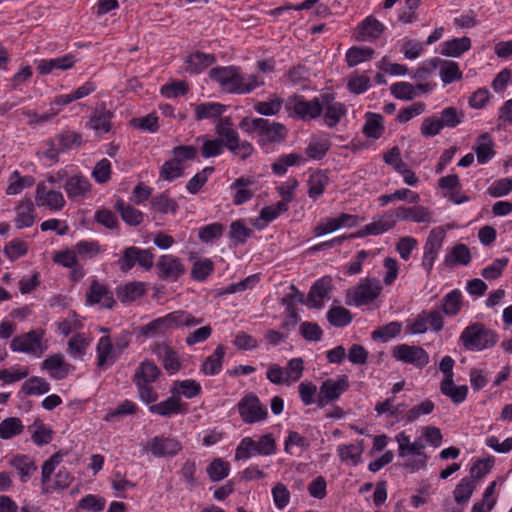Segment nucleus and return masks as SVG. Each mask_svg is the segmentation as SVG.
I'll list each match as a JSON object with an SVG mask.
<instances>
[{
  "instance_id": "1",
  "label": "nucleus",
  "mask_w": 512,
  "mask_h": 512,
  "mask_svg": "<svg viewBox=\"0 0 512 512\" xmlns=\"http://www.w3.org/2000/svg\"><path fill=\"white\" fill-rule=\"evenodd\" d=\"M212 80L216 81L227 93L247 94L255 88L264 85L256 75H242L239 68L235 66L215 67L209 72Z\"/></svg>"
},
{
  "instance_id": "2",
  "label": "nucleus",
  "mask_w": 512,
  "mask_h": 512,
  "mask_svg": "<svg viewBox=\"0 0 512 512\" xmlns=\"http://www.w3.org/2000/svg\"><path fill=\"white\" fill-rule=\"evenodd\" d=\"M459 340L467 350L482 351L494 347L498 341V335L484 324L476 322L462 331Z\"/></svg>"
},
{
  "instance_id": "3",
  "label": "nucleus",
  "mask_w": 512,
  "mask_h": 512,
  "mask_svg": "<svg viewBox=\"0 0 512 512\" xmlns=\"http://www.w3.org/2000/svg\"><path fill=\"white\" fill-rule=\"evenodd\" d=\"M285 108L291 117L303 121L316 119L323 112L321 96L319 98L315 97L312 100H306L303 96L299 95L290 96L285 102Z\"/></svg>"
},
{
  "instance_id": "4",
  "label": "nucleus",
  "mask_w": 512,
  "mask_h": 512,
  "mask_svg": "<svg viewBox=\"0 0 512 512\" xmlns=\"http://www.w3.org/2000/svg\"><path fill=\"white\" fill-rule=\"evenodd\" d=\"M382 286L376 278H365L347 292L348 305L362 306L374 301L381 293Z\"/></svg>"
},
{
  "instance_id": "5",
  "label": "nucleus",
  "mask_w": 512,
  "mask_h": 512,
  "mask_svg": "<svg viewBox=\"0 0 512 512\" xmlns=\"http://www.w3.org/2000/svg\"><path fill=\"white\" fill-rule=\"evenodd\" d=\"M238 411L245 423L252 424L263 421L268 416V411L254 393H248L238 402Z\"/></svg>"
},
{
  "instance_id": "6",
  "label": "nucleus",
  "mask_w": 512,
  "mask_h": 512,
  "mask_svg": "<svg viewBox=\"0 0 512 512\" xmlns=\"http://www.w3.org/2000/svg\"><path fill=\"white\" fill-rule=\"evenodd\" d=\"M349 388V381L346 375L341 376L337 380H325L317 394L316 402L320 408L325 407L330 402L336 401Z\"/></svg>"
},
{
  "instance_id": "7",
  "label": "nucleus",
  "mask_w": 512,
  "mask_h": 512,
  "mask_svg": "<svg viewBox=\"0 0 512 512\" xmlns=\"http://www.w3.org/2000/svg\"><path fill=\"white\" fill-rule=\"evenodd\" d=\"M42 336L43 332L38 333L35 330H31L25 334L14 337L10 343V347L14 352H23L39 357L46 349V347L42 345Z\"/></svg>"
},
{
  "instance_id": "8",
  "label": "nucleus",
  "mask_w": 512,
  "mask_h": 512,
  "mask_svg": "<svg viewBox=\"0 0 512 512\" xmlns=\"http://www.w3.org/2000/svg\"><path fill=\"white\" fill-rule=\"evenodd\" d=\"M392 355L396 360L412 364L418 368H422L429 363L428 353L419 346L400 344L393 348Z\"/></svg>"
},
{
  "instance_id": "9",
  "label": "nucleus",
  "mask_w": 512,
  "mask_h": 512,
  "mask_svg": "<svg viewBox=\"0 0 512 512\" xmlns=\"http://www.w3.org/2000/svg\"><path fill=\"white\" fill-rule=\"evenodd\" d=\"M397 223L394 210H389L373 218V221L362 229L350 234V237L363 238L368 235H379L392 229Z\"/></svg>"
},
{
  "instance_id": "10",
  "label": "nucleus",
  "mask_w": 512,
  "mask_h": 512,
  "mask_svg": "<svg viewBox=\"0 0 512 512\" xmlns=\"http://www.w3.org/2000/svg\"><path fill=\"white\" fill-rule=\"evenodd\" d=\"M445 237V230L442 227L434 228L430 231L429 236L424 245V254L422 266L427 273H430L437 258L438 252L442 246Z\"/></svg>"
},
{
  "instance_id": "11",
  "label": "nucleus",
  "mask_w": 512,
  "mask_h": 512,
  "mask_svg": "<svg viewBox=\"0 0 512 512\" xmlns=\"http://www.w3.org/2000/svg\"><path fill=\"white\" fill-rule=\"evenodd\" d=\"M156 268L160 279L171 281L178 280L186 271L181 260L173 255H162L156 264Z\"/></svg>"
},
{
  "instance_id": "12",
  "label": "nucleus",
  "mask_w": 512,
  "mask_h": 512,
  "mask_svg": "<svg viewBox=\"0 0 512 512\" xmlns=\"http://www.w3.org/2000/svg\"><path fill=\"white\" fill-rule=\"evenodd\" d=\"M147 448L153 456L163 458L175 456L182 450V445L175 438L155 436L148 442Z\"/></svg>"
},
{
  "instance_id": "13",
  "label": "nucleus",
  "mask_w": 512,
  "mask_h": 512,
  "mask_svg": "<svg viewBox=\"0 0 512 512\" xmlns=\"http://www.w3.org/2000/svg\"><path fill=\"white\" fill-rule=\"evenodd\" d=\"M321 105H323L325 111L324 121L329 127L336 126L346 114L345 105L336 101L333 93L321 94Z\"/></svg>"
},
{
  "instance_id": "14",
  "label": "nucleus",
  "mask_w": 512,
  "mask_h": 512,
  "mask_svg": "<svg viewBox=\"0 0 512 512\" xmlns=\"http://www.w3.org/2000/svg\"><path fill=\"white\" fill-rule=\"evenodd\" d=\"M263 124L259 126L258 134L261 144L266 143H280L283 142L287 136L286 127L279 122H271L263 118Z\"/></svg>"
},
{
  "instance_id": "15",
  "label": "nucleus",
  "mask_w": 512,
  "mask_h": 512,
  "mask_svg": "<svg viewBox=\"0 0 512 512\" xmlns=\"http://www.w3.org/2000/svg\"><path fill=\"white\" fill-rule=\"evenodd\" d=\"M86 302L89 305L100 304L101 307L107 309H111L115 304L113 293L97 280L92 281L86 294Z\"/></svg>"
},
{
  "instance_id": "16",
  "label": "nucleus",
  "mask_w": 512,
  "mask_h": 512,
  "mask_svg": "<svg viewBox=\"0 0 512 512\" xmlns=\"http://www.w3.org/2000/svg\"><path fill=\"white\" fill-rule=\"evenodd\" d=\"M35 200L38 206L48 207L50 210H61L65 205V199L60 191L48 190L43 183L38 184Z\"/></svg>"
},
{
  "instance_id": "17",
  "label": "nucleus",
  "mask_w": 512,
  "mask_h": 512,
  "mask_svg": "<svg viewBox=\"0 0 512 512\" xmlns=\"http://www.w3.org/2000/svg\"><path fill=\"white\" fill-rule=\"evenodd\" d=\"M188 410V405L183 403L179 396H171L165 401L151 405L149 411L160 416L169 417L172 414H184Z\"/></svg>"
},
{
  "instance_id": "18",
  "label": "nucleus",
  "mask_w": 512,
  "mask_h": 512,
  "mask_svg": "<svg viewBox=\"0 0 512 512\" xmlns=\"http://www.w3.org/2000/svg\"><path fill=\"white\" fill-rule=\"evenodd\" d=\"M394 212L397 221L411 220L417 223H428L431 221V212L424 206H400L394 209Z\"/></svg>"
},
{
  "instance_id": "19",
  "label": "nucleus",
  "mask_w": 512,
  "mask_h": 512,
  "mask_svg": "<svg viewBox=\"0 0 512 512\" xmlns=\"http://www.w3.org/2000/svg\"><path fill=\"white\" fill-rule=\"evenodd\" d=\"M64 189L70 199L76 200L86 197L91 189V183L82 175H74L66 180Z\"/></svg>"
},
{
  "instance_id": "20",
  "label": "nucleus",
  "mask_w": 512,
  "mask_h": 512,
  "mask_svg": "<svg viewBox=\"0 0 512 512\" xmlns=\"http://www.w3.org/2000/svg\"><path fill=\"white\" fill-rule=\"evenodd\" d=\"M16 218L14 220L15 226L18 229L30 227L35 222V208L31 199L24 198L19 202L15 208Z\"/></svg>"
},
{
  "instance_id": "21",
  "label": "nucleus",
  "mask_w": 512,
  "mask_h": 512,
  "mask_svg": "<svg viewBox=\"0 0 512 512\" xmlns=\"http://www.w3.org/2000/svg\"><path fill=\"white\" fill-rule=\"evenodd\" d=\"M153 352L161 359L164 369L170 374H175L181 368L177 353L165 344H156Z\"/></svg>"
},
{
  "instance_id": "22",
  "label": "nucleus",
  "mask_w": 512,
  "mask_h": 512,
  "mask_svg": "<svg viewBox=\"0 0 512 512\" xmlns=\"http://www.w3.org/2000/svg\"><path fill=\"white\" fill-rule=\"evenodd\" d=\"M71 365L65 363L64 356L60 353L53 354L42 362V369L50 372L51 377L54 379H64L69 371Z\"/></svg>"
},
{
  "instance_id": "23",
  "label": "nucleus",
  "mask_w": 512,
  "mask_h": 512,
  "mask_svg": "<svg viewBox=\"0 0 512 512\" xmlns=\"http://www.w3.org/2000/svg\"><path fill=\"white\" fill-rule=\"evenodd\" d=\"M215 62L216 57L214 54H206L197 51L186 58V71L193 74H199Z\"/></svg>"
},
{
  "instance_id": "24",
  "label": "nucleus",
  "mask_w": 512,
  "mask_h": 512,
  "mask_svg": "<svg viewBox=\"0 0 512 512\" xmlns=\"http://www.w3.org/2000/svg\"><path fill=\"white\" fill-rule=\"evenodd\" d=\"M331 290L330 281L322 278L317 280L310 289L307 297V303L310 307L322 308L323 299L328 296Z\"/></svg>"
},
{
  "instance_id": "25",
  "label": "nucleus",
  "mask_w": 512,
  "mask_h": 512,
  "mask_svg": "<svg viewBox=\"0 0 512 512\" xmlns=\"http://www.w3.org/2000/svg\"><path fill=\"white\" fill-rule=\"evenodd\" d=\"M114 208L120 214L122 220L129 226L136 227L143 221V213L130 204L124 202L123 199H118Z\"/></svg>"
},
{
  "instance_id": "26",
  "label": "nucleus",
  "mask_w": 512,
  "mask_h": 512,
  "mask_svg": "<svg viewBox=\"0 0 512 512\" xmlns=\"http://www.w3.org/2000/svg\"><path fill=\"white\" fill-rule=\"evenodd\" d=\"M75 63V58L71 54L64 55L62 57L42 60L38 66L37 70L40 74L46 75L51 73L54 69L67 70L71 68Z\"/></svg>"
},
{
  "instance_id": "27",
  "label": "nucleus",
  "mask_w": 512,
  "mask_h": 512,
  "mask_svg": "<svg viewBox=\"0 0 512 512\" xmlns=\"http://www.w3.org/2000/svg\"><path fill=\"white\" fill-rule=\"evenodd\" d=\"M160 373L159 368L153 361L145 360L136 369L133 382L150 384L158 379Z\"/></svg>"
},
{
  "instance_id": "28",
  "label": "nucleus",
  "mask_w": 512,
  "mask_h": 512,
  "mask_svg": "<svg viewBox=\"0 0 512 512\" xmlns=\"http://www.w3.org/2000/svg\"><path fill=\"white\" fill-rule=\"evenodd\" d=\"M364 451V442L359 440L357 444L340 445L337 448L338 456L342 462L350 461L352 465H358Z\"/></svg>"
},
{
  "instance_id": "29",
  "label": "nucleus",
  "mask_w": 512,
  "mask_h": 512,
  "mask_svg": "<svg viewBox=\"0 0 512 512\" xmlns=\"http://www.w3.org/2000/svg\"><path fill=\"white\" fill-rule=\"evenodd\" d=\"M474 150L480 164H485L494 156L493 141L489 133H482L478 136Z\"/></svg>"
},
{
  "instance_id": "30",
  "label": "nucleus",
  "mask_w": 512,
  "mask_h": 512,
  "mask_svg": "<svg viewBox=\"0 0 512 512\" xmlns=\"http://www.w3.org/2000/svg\"><path fill=\"white\" fill-rule=\"evenodd\" d=\"M145 294L144 284L142 282H130L116 289L117 298L123 302H133Z\"/></svg>"
},
{
  "instance_id": "31",
  "label": "nucleus",
  "mask_w": 512,
  "mask_h": 512,
  "mask_svg": "<svg viewBox=\"0 0 512 512\" xmlns=\"http://www.w3.org/2000/svg\"><path fill=\"white\" fill-rule=\"evenodd\" d=\"M440 391L446 397H449L453 403L460 404L465 401L468 394L466 385L455 386L454 379L442 380L440 383Z\"/></svg>"
},
{
  "instance_id": "32",
  "label": "nucleus",
  "mask_w": 512,
  "mask_h": 512,
  "mask_svg": "<svg viewBox=\"0 0 512 512\" xmlns=\"http://www.w3.org/2000/svg\"><path fill=\"white\" fill-rule=\"evenodd\" d=\"M471 47L469 37L454 38L443 43L441 54L449 57H459Z\"/></svg>"
},
{
  "instance_id": "33",
  "label": "nucleus",
  "mask_w": 512,
  "mask_h": 512,
  "mask_svg": "<svg viewBox=\"0 0 512 512\" xmlns=\"http://www.w3.org/2000/svg\"><path fill=\"white\" fill-rule=\"evenodd\" d=\"M10 465L15 468L23 483L27 482L31 475L37 470L34 461L27 455H17L10 460Z\"/></svg>"
},
{
  "instance_id": "34",
  "label": "nucleus",
  "mask_w": 512,
  "mask_h": 512,
  "mask_svg": "<svg viewBox=\"0 0 512 512\" xmlns=\"http://www.w3.org/2000/svg\"><path fill=\"white\" fill-rule=\"evenodd\" d=\"M384 30L383 24L373 16H368L362 23L359 29L358 39L365 41L367 39H377Z\"/></svg>"
},
{
  "instance_id": "35",
  "label": "nucleus",
  "mask_w": 512,
  "mask_h": 512,
  "mask_svg": "<svg viewBox=\"0 0 512 512\" xmlns=\"http://www.w3.org/2000/svg\"><path fill=\"white\" fill-rule=\"evenodd\" d=\"M363 133L368 138L378 139L384 132L383 117L376 113H366Z\"/></svg>"
},
{
  "instance_id": "36",
  "label": "nucleus",
  "mask_w": 512,
  "mask_h": 512,
  "mask_svg": "<svg viewBox=\"0 0 512 512\" xmlns=\"http://www.w3.org/2000/svg\"><path fill=\"white\" fill-rule=\"evenodd\" d=\"M471 261V253L467 245L457 244L450 253L445 256L444 263L447 266H454L456 264L468 265Z\"/></svg>"
},
{
  "instance_id": "37",
  "label": "nucleus",
  "mask_w": 512,
  "mask_h": 512,
  "mask_svg": "<svg viewBox=\"0 0 512 512\" xmlns=\"http://www.w3.org/2000/svg\"><path fill=\"white\" fill-rule=\"evenodd\" d=\"M253 183L254 181L252 179L244 177L237 178L234 181L231 188L236 190L233 199V203L235 205H242L253 197V191L247 188V186L252 185Z\"/></svg>"
},
{
  "instance_id": "38",
  "label": "nucleus",
  "mask_w": 512,
  "mask_h": 512,
  "mask_svg": "<svg viewBox=\"0 0 512 512\" xmlns=\"http://www.w3.org/2000/svg\"><path fill=\"white\" fill-rule=\"evenodd\" d=\"M352 319V313L342 306H332L327 312V320L334 327H345Z\"/></svg>"
},
{
  "instance_id": "39",
  "label": "nucleus",
  "mask_w": 512,
  "mask_h": 512,
  "mask_svg": "<svg viewBox=\"0 0 512 512\" xmlns=\"http://www.w3.org/2000/svg\"><path fill=\"white\" fill-rule=\"evenodd\" d=\"M225 355V348L218 345L212 355L206 358L202 365V371L205 374L216 375L220 372L222 367L223 358Z\"/></svg>"
},
{
  "instance_id": "40",
  "label": "nucleus",
  "mask_w": 512,
  "mask_h": 512,
  "mask_svg": "<svg viewBox=\"0 0 512 512\" xmlns=\"http://www.w3.org/2000/svg\"><path fill=\"white\" fill-rule=\"evenodd\" d=\"M293 199V194L288 193L285 196V201H279L275 205H270L264 207L260 212L259 219L264 220L266 222H271L275 220L282 212L288 210V203Z\"/></svg>"
},
{
  "instance_id": "41",
  "label": "nucleus",
  "mask_w": 512,
  "mask_h": 512,
  "mask_svg": "<svg viewBox=\"0 0 512 512\" xmlns=\"http://www.w3.org/2000/svg\"><path fill=\"white\" fill-rule=\"evenodd\" d=\"M225 111V106L220 103H202L195 107V117L197 120L218 118Z\"/></svg>"
},
{
  "instance_id": "42",
  "label": "nucleus",
  "mask_w": 512,
  "mask_h": 512,
  "mask_svg": "<svg viewBox=\"0 0 512 512\" xmlns=\"http://www.w3.org/2000/svg\"><path fill=\"white\" fill-rule=\"evenodd\" d=\"M34 184V178L32 176H20L18 171H14L9 177V185L6 188L8 195H17L27 187H31Z\"/></svg>"
},
{
  "instance_id": "43",
  "label": "nucleus",
  "mask_w": 512,
  "mask_h": 512,
  "mask_svg": "<svg viewBox=\"0 0 512 512\" xmlns=\"http://www.w3.org/2000/svg\"><path fill=\"white\" fill-rule=\"evenodd\" d=\"M167 315L169 317L171 328L180 326L193 327L202 322V319H197L191 313L182 310H177Z\"/></svg>"
},
{
  "instance_id": "44",
  "label": "nucleus",
  "mask_w": 512,
  "mask_h": 512,
  "mask_svg": "<svg viewBox=\"0 0 512 512\" xmlns=\"http://www.w3.org/2000/svg\"><path fill=\"white\" fill-rule=\"evenodd\" d=\"M374 50L370 47H351L346 53V61L349 67H354L372 58Z\"/></svg>"
},
{
  "instance_id": "45",
  "label": "nucleus",
  "mask_w": 512,
  "mask_h": 512,
  "mask_svg": "<svg viewBox=\"0 0 512 512\" xmlns=\"http://www.w3.org/2000/svg\"><path fill=\"white\" fill-rule=\"evenodd\" d=\"M462 306V294L455 289L444 296L442 300V310L448 316L456 315Z\"/></svg>"
},
{
  "instance_id": "46",
  "label": "nucleus",
  "mask_w": 512,
  "mask_h": 512,
  "mask_svg": "<svg viewBox=\"0 0 512 512\" xmlns=\"http://www.w3.org/2000/svg\"><path fill=\"white\" fill-rule=\"evenodd\" d=\"M22 391L26 395H41L50 391V384L41 377L33 376L23 383Z\"/></svg>"
},
{
  "instance_id": "47",
  "label": "nucleus",
  "mask_w": 512,
  "mask_h": 512,
  "mask_svg": "<svg viewBox=\"0 0 512 512\" xmlns=\"http://www.w3.org/2000/svg\"><path fill=\"white\" fill-rule=\"evenodd\" d=\"M151 206L156 211H159L163 214H175L178 209L177 202L171 199L166 192L153 197L151 200Z\"/></svg>"
},
{
  "instance_id": "48",
  "label": "nucleus",
  "mask_w": 512,
  "mask_h": 512,
  "mask_svg": "<svg viewBox=\"0 0 512 512\" xmlns=\"http://www.w3.org/2000/svg\"><path fill=\"white\" fill-rule=\"evenodd\" d=\"M475 488V482L471 478H463L454 489L453 494L455 501L458 504L466 503L470 499Z\"/></svg>"
},
{
  "instance_id": "49",
  "label": "nucleus",
  "mask_w": 512,
  "mask_h": 512,
  "mask_svg": "<svg viewBox=\"0 0 512 512\" xmlns=\"http://www.w3.org/2000/svg\"><path fill=\"white\" fill-rule=\"evenodd\" d=\"M216 134L219 136L218 139H223L225 142V146L231 143L233 140H236V137L239 135L238 132L232 128V122L230 118H220L215 126Z\"/></svg>"
},
{
  "instance_id": "50",
  "label": "nucleus",
  "mask_w": 512,
  "mask_h": 512,
  "mask_svg": "<svg viewBox=\"0 0 512 512\" xmlns=\"http://www.w3.org/2000/svg\"><path fill=\"white\" fill-rule=\"evenodd\" d=\"M23 431V425L19 418L9 417L0 423V438L10 439Z\"/></svg>"
},
{
  "instance_id": "51",
  "label": "nucleus",
  "mask_w": 512,
  "mask_h": 512,
  "mask_svg": "<svg viewBox=\"0 0 512 512\" xmlns=\"http://www.w3.org/2000/svg\"><path fill=\"white\" fill-rule=\"evenodd\" d=\"M214 271V263L210 259H201L194 262L191 269V277L195 281L206 280Z\"/></svg>"
},
{
  "instance_id": "52",
  "label": "nucleus",
  "mask_w": 512,
  "mask_h": 512,
  "mask_svg": "<svg viewBox=\"0 0 512 512\" xmlns=\"http://www.w3.org/2000/svg\"><path fill=\"white\" fill-rule=\"evenodd\" d=\"M401 328V323L393 321L374 330L371 334V337L373 340H381L386 342L390 338L398 336L401 332Z\"/></svg>"
},
{
  "instance_id": "53",
  "label": "nucleus",
  "mask_w": 512,
  "mask_h": 512,
  "mask_svg": "<svg viewBox=\"0 0 512 512\" xmlns=\"http://www.w3.org/2000/svg\"><path fill=\"white\" fill-rule=\"evenodd\" d=\"M114 351L115 347L111 341V338L109 336L101 337L97 345L98 366H104L108 358H110L112 361H115L117 358H113Z\"/></svg>"
},
{
  "instance_id": "54",
  "label": "nucleus",
  "mask_w": 512,
  "mask_h": 512,
  "mask_svg": "<svg viewBox=\"0 0 512 512\" xmlns=\"http://www.w3.org/2000/svg\"><path fill=\"white\" fill-rule=\"evenodd\" d=\"M464 118V113L455 107H447L443 109L438 118L444 127L454 128L458 126Z\"/></svg>"
},
{
  "instance_id": "55",
  "label": "nucleus",
  "mask_w": 512,
  "mask_h": 512,
  "mask_svg": "<svg viewBox=\"0 0 512 512\" xmlns=\"http://www.w3.org/2000/svg\"><path fill=\"white\" fill-rule=\"evenodd\" d=\"M230 465L228 462L218 458L213 460L207 467L209 478L216 482L226 478L229 475Z\"/></svg>"
},
{
  "instance_id": "56",
  "label": "nucleus",
  "mask_w": 512,
  "mask_h": 512,
  "mask_svg": "<svg viewBox=\"0 0 512 512\" xmlns=\"http://www.w3.org/2000/svg\"><path fill=\"white\" fill-rule=\"evenodd\" d=\"M226 148L236 157L241 160H246L250 157L254 151V147L252 144L246 140L240 141L239 135L236 137V140H233L229 143Z\"/></svg>"
},
{
  "instance_id": "57",
  "label": "nucleus",
  "mask_w": 512,
  "mask_h": 512,
  "mask_svg": "<svg viewBox=\"0 0 512 512\" xmlns=\"http://www.w3.org/2000/svg\"><path fill=\"white\" fill-rule=\"evenodd\" d=\"M440 77L445 84L452 83L462 78V72L454 61L443 60L440 68Z\"/></svg>"
},
{
  "instance_id": "58",
  "label": "nucleus",
  "mask_w": 512,
  "mask_h": 512,
  "mask_svg": "<svg viewBox=\"0 0 512 512\" xmlns=\"http://www.w3.org/2000/svg\"><path fill=\"white\" fill-rule=\"evenodd\" d=\"M328 177L327 175L317 172L310 176L309 178V189H308V195L311 198H316L320 196L324 190L326 185L328 184Z\"/></svg>"
},
{
  "instance_id": "59",
  "label": "nucleus",
  "mask_w": 512,
  "mask_h": 512,
  "mask_svg": "<svg viewBox=\"0 0 512 512\" xmlns=\"http://www.w3.org/2000/svg\"><path fill=\"white\" fill-rule=\"evenodd\" d=\"M224 231V226L220 223H212L201 227L198 232L199 239L204 243H211L219 239Z\"/></svg>"
},
{
  "instance_id": "60",
  "label": "nucleus",
  "mask_w": 512,
  "mask_h": 512,
  "mask_svg": "<svg viewBox=\"0 0 512 512\" xmlns=\"http://www.w3.org/2000/svg\"><path fill=\"white\" fill-rule=\"evenodd\" d=\"M494 465V457L477 460L470 468V477L474 482L487 475Z\"/></svg>"
},
{
  "instance_id": "61",
  "label": "nucleus",
  "mask_w": 512,
  "mask_h": 512,
  "mask_svg": "<svg viewBox=\"0 0 512 512\" xmlns=\"http://www.w3.org/2000/svg\"><path fill=\"white\" fill-rule=\"evenodd\" d=\"M168 329H172L168 315L157 318L149 324L142 327L141 332L145 336H153L155 334L164 333Z\"/></svg>"
},
{
  "instance_id": "62",
  "label": "nucleus",
  "mask_w": 512,
  "mask_h": 512,
  "mask_svg": "<svg viewBox=\"0 0 512 512\" xmlns=\"http://www.w3.org/2000/svg\"><path fill=\"white\" fill-rule=\"evenodd\" d=\"M111 113L106 110H97L89 121V126L95 131L108 132L110 130Z\"/></svg>"
},
{
  "instance_id": "63",
  "label": "nucleus",
  "mask_w": 512,
  "mask_h": 512,
  "mask_svg": "<svg viewBox=\"0 0 512 512\" xmlns=\"http://www.w3.org/2000/svg\"><path fill=\"white\" fill-rule=\"evenodd\" d=\"M60 151L65 152L73 146L79 147L82 144L81 135L75 132L66 131L56 138Z\"/></svg>"
},
{
  "instance_id": "64",
  "label": "nucleus",
  "mask_w": 512,
  "mask_h": 512,
  "mask_svg": "<svg viewBox=\"0 0 512 512\" xmlns=\"http://www.w3.org/2000/svg\"><path fill=\"white\" fill-rule=\"evenodd\" d=\"M106 501L97 495L88 494L78 502V508L91 512H100L104 509Z\"/></svg>"
}]
</instances>
